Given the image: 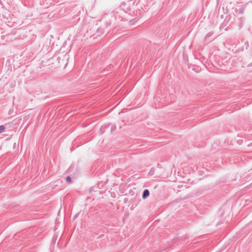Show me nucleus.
<instances>
[{"label": "nucleus", "instance_id": "f257e3e1", "mask_svg": "<svg viewBox=\"0 0 252 252\" xmlns=\"http://www.w3.org/2000/svg\"><path fill=\"white\" fill-rule=\"evenodd\" d=\"M150 192L148 189H145L142 193V198L145 199L149 196Z\"/></svg>", "mask_w": 252, "mask_h": 252}, {"label": "nucleus", "instance_id": "f03ea898", "mask_svg": "<svg viewBox=\"0 0 252 252\" xmlns=\"http://www.w3.org/2000/svg\"><path fill=\"white\" fill-rule=\"evenodd\" d=\"M66 181L67 183H71V178H70V177H69V176H67V177L66 178Z\"/></svg>", "mask_w": 252, "mask_h": 252}, {"label": "nucleus", "instance_id": "7ed1b4c3", "mask_svg": "<svg viewBox=\"0 0 252 252\" xmlns=\"http://www.w3.org/2000/svg\"><path fill=\"white\" fill-rule=\"evenodd\" d=\"M4 129L5 127L3 126H0V133H2L4 131Z\"/></svg>", "mask_w": 252, "mask_h": 252}, {"label": "nucleus", "instance_id": "20e7f679", "mask_svg": "<svg viewBox=\"0 0 252 252\" xmlns=\"http://www.w3.org/2000/svg\"><path fill=\"white\" fill-rule=\"evenodd\" d=\"M137 20H138V18H137V17H136V18H134V19H133V21H137ZM129 23H130V25H132V24H134V23H133V20H131V21H130Z\"/></svg>", "mask_w": 252, "mask_h": 252}]
</instances>
